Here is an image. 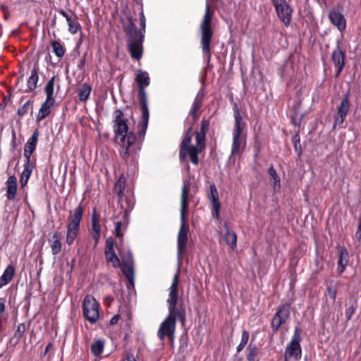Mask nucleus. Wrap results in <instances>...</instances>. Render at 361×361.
Here are the masks:
<instances>
[{
  "mask_svg": "<svg viewBox=\"0 0 361 361\" xmlns=\"http://www.w3.org/2000/svg\"><path fill=\"white\" fill-rule=\"evenodd\" d=\"M179 277L180 271L178 270L169 288V298L166 300L169 314L157 331V336L161 341L163 342L165 338L168 337L171 344L173 343L175 338L176 320L180 321L182 324H184L185 321V309L182 306L177 307Z\"/></svg>",
  "mask_w": 361,
  "mask_h": 361,
  "instance_id": "1",
  "label": "nucleus"
},
{
  "mask_svg": "<svg viewBox=\"0 0 361 361\" xmlns=\"http://www.w3.org/2000/svg\"><path fill=\"white\" fill-rule=\"evenodd\" d=\"M114 132L116 143L122 148L121 151L123 159L128 157L130 148L135 143L137 137L134 133H128V120L124 118V114L120 109L114 112Z\"/></svg>",
  "mask_w": 361,
  "mask_h": 361,
  "instance_id": "2",
  "label": "nucleus"
},
{
  "mask_svg": "<svg viewBox=\"0 0 361 361\" xmlns=\"http://www.w3.org/2000/svg\"><path fill=\"white\" fill-rule=\"evenodd\" d=\"M135 82L138 85V100L140 103V109L142 112L141 121L138 125V134L140 137H143L149 122V113L147 107V98L145 87L149 85L150 79L148 73L142 70H137Z\"/></svg>",
  "mask_w": 361,
  "mask_h": 361,
  "instance_id": "3",
  "label": "nucleus"
},
{
  "mask_svg": "<svg viewBox=\"0 0 361 361\" xmlns=\"http://www.w3.org/2000/svg\"><path fill=\"white\" fill-rule=\"evenodd\" d=\"M124 32L128 37L127 44L129 52L133 59L140 60L142 56V43L144 35L139 32L131 16L123 21Z\"/></svg>",
  "mask_w": 361,
  "mask_h": 361,
  "instance_id": "4",
  "label": "nucleus"
},
{
  "mask_svg": "<svg viewBox=\"0 0 361 361\" xmlns=\"http://www.w3.org/2000/svg\"><path fill=\"white\" fill-rule=\"evenodd\" d=\"M105 256L107 263H111L114 267H121V270L123 274L127 278L129 283L133 286L135 281V271H134V262L131 255L123 260L122 265L121 264L120 259L115 254L114 250V241L111 238L106 240L105 245Z\"/></svg>",
  "mask_w": 361,
  "mask_h": 361,
  "instance_id": "5",
  "label": "nucleus"
},
{
  "mask_svg": "<svg viewBox=\"0 0 361 361\" xmlns=\"http://www.w3.org/2000/svg\"><path fill=\"white\" fill-rule=\"evenodd\" d=\"M188 183L184 182L183 185L182 187L181 191V200H180V228L178 234V247H177V255L178 257L180 258L182 254L186 250L187 243H188V226L187 225L185 216L187 212L188 202Z\"/></svg>",
  "mask_w": 361,
  "mask_h": 361,
  "instance_id": "6",
  "label": "nucleus"
},
{
  "mask_svg": "<svg viewBox=\"0 0 361 361\" xmlns=\"http://www.w3.org/2000/svg\"><path fill=\"white\" fill-rule=\"evenodd\" d=\"M235 125L233 130V141L230 158L241 153L246 145V137L243 133L245 124L243 122V117L238 109L234 111Z\"/></svg>",
  "mask_w": 361,
  "mask_h": 361,
  "instance_id": "7",
  "label": "nucleus"
},
{
  "mask_svg": "<svg viewBox=\"0 0 361 361\" xmlns=\"http://www.w3.org/2000/svg\"><path fill=\"white\" fill-rule=\"evenodd\" d=\"M212 13L210 12L209 4H206V10L204 18L200 24V30L201 34V46L202 53L210 57V45L213 37V32L211 28Z\"/></svg>",
  "mask_w": 361,
  "mask_h": 361,
  "instance_id": "8",
  "label": "nucleus"
},
{
  "mask_svg": "<svg viewBox=\"0 0 361 361\" xmlns=\"http://www.w3.org/2000/svg\"><path fill=\"white\" fill-rule=\"evenodd\" d=\"M99 304L92 295L85 296L82 303L83 314L87 320L94 324L99 316Z\"/></svg>",
  "mask_w": 361,
  "mask_h": 361,
  "instance_id": "9",
  "label": "nucleus"
},
{
  "mask_svg": "<svg viewBox=\"0 0 361 361\" xmlns=\"http://www.w3.org/2000/svg\"><path fill=\"white\" fill-rule=\"evenodd\" d=\"M275 8L277 16L288 27L291 22L293 8L289 6L286 0H271Z\"/></svg>",
  "mask_w": 361,
  "mask_h": 361,
  "instance_id": "10",
  "label": "nucleus"
},
{
  "mask_svg": "<svg viewBox=\"0 0 361 361\" xmlns=\"http://www.w3.org/2000/svg\"><path fill=\"white\" fill-rule=\"evenodd\" d=\"M290 316V305L288 303L281 305L275 314L271 326L274 331H277L280 326L286 322Z\"/></svg>",
  "mask_w": 361,
  "mask_h": 361,
  "instance_id": "11",
  "label": "nucleus"
},
{
  "mask_svg": "<svg viewBox=\"0 0 361 361\" xmlns=\"http://www.w3.org/2000/svg\"><path fill=\"white\" fill-rule=\"evenodd\" d=\"M345 53L341 50L338 45L334 49L331 54V60L336 68V78L341 74L345 66Z\"/></svg>",
  "mask_w": 361,
  "mask_h": 361,
  "instance_id": "12",
  "label": "nucleus"
},
{
  "mask_svg": "<svg viewBox=\"0 0 361 361\" xmlns=\"http://www.w3.org/2000/svg\"><path fill=\"white\" fill-rule=\"evenodd\" d=\"M91 234L96 246L99 243L101 235L100 214L96 207L92 209L91 216Z\"/></svg>",
  "mask_w": 361,
  "mask_h": 361,
  "instance_id": "13",
  "label": "nucleus"
},
{
  "mask_svg": "<svg viewBox=\"0 0 361 361\" xmlns=\"http://www.w3.org/2000/svg\"><path fill=\"white\" fill-rule=\"evenodd\" d=\"M212 209V216L216 219H219V210L221 204L219 200V193L215 185L209 186V193L208 195Z\"/></svg>",
  "mask_w": 361,
  "mask_h": 361,
  "instance_id": "14",
  "label": "nucleus"
},
{
  "mask_svg": "<svg viewBox=\"0 0 361 361\" xmlns=\"http://www.w3.org/2000/svg\"><path fill=\"white\" fill-rule=\"evenodd\" d=\"M302 355V349L300 345L288 344L284 354L286 361H298Z\"/></svg>",
  "mask_w": 361,
  "mask_h": 361,
  "instance_id": "15",
  "label": "nucleus"
},
{
  "mask_svg": "<svg viewBox=\"0 0 361 361\" xmlns=\"http://www.w3.org/2000/svg\"><path fill=\"white\" fill-rule=\"evenodd\" d=\"M349 109H350V104H349V101H348V97L345 96L341 100V102L338 107L337 116L335 118L334 126H336V125L340 126L343 123V121L349 111Z\"/></svg>",
  "mask_w": 361,
  "mask_h": 361,
  "instance_id": "16",
  "label": "nucleus"
},
{
  "mask_svg": "<svg viewBox=\"0 0 361 361\" xmlns=\"http://www.w3.org/2000/svg\"><path fill=\"white\" fill-rule=\"evenodd\" d=\"M38 135V131L35 130L25 145L23 155L25 158V163H30V157L36 149Z\"/></svg>",
  "mask_w": 361,
  "mask_h": 361,
  "instance_id": "17",
  "label": "nucleus"
},
{
  "mask_svg": "<svg viewBox=\"0 0 361 361\" xmlns=\"http://www.w3.org/2000/svg\"><path fill=\"white\" fill-rule=\"evenodd\" d=\"M329 18L331 23L336 26L339 31L342 32L345 29V19L341 13L334 9L329 12Z\"/></svg>",
  "mask_w": 361,
  "mask_h": 361,
  "instance_id": "18",
  "label": "nucleus"
},
{
  "mask_svg": "<svg viewBox=\"0 0 361 361\" xmlns=\"http://www.w3.org/2000/svg\"><path fill=\"white\" fill-rule=\"evenodd\" d=\"M84 208L80 204L75 209L74 214L68 219V226L73 228L79 229L80 224L82 218Z\"/></svg>",
  "mask_w": 361,
  "mask_h": 361,
  "instance_id": "19",
  "label": "nucleus"
},
{
  "mask_svg": "<svg viewBox=\"0 0 361 361\" xmlns=\"http://www.w3.org/2000/svg\"><path fill=\"white\" fill-rule=\"evenodd\" d=\"M338 252L339 254V258L338 261V273L342 274L348 263V252L345 247L338 246L337 247Z\"/></svg>",
  "mask_w": 361,
  "mask_h": 361,
  "instance_id": "20",
  "label": "nucleus"
},
{
  "mask_svg": "<svg viewBox=\"0 0 361 361\" xmlns=\"http://www.w3.org/2000/svg\"><path fill=\"white\" fill-rule=\"evenodd\" d=\"M38 72L39 66L35 64L27 81V92H32L36 89L39 80Z\"/></svg>",
  "mask_w": 361,
  "mask_h": 361,
  "instance_id": "21",
  "label": "nucleus"
},
{
  "mask_svg": "<svg viewBox=\"0 0 361 361\" xmlns=\"http://www.w3.org/2000/svg\"><path fill=\"white\" fill-rule=\"evenodd\" d=\"M6 197L8 200H13L17 193V179L10 176L6 181Z\"/></svg>",
  "mask_w": 361,
  "mask_h": 361,
  "instance_id": "22",
  "label": "nucleus"
},
{
  "mask_svg": "<svg viewBox=\"0 0 361 361\" xmlns=\"http://www.w3.org/2000/svg\"><path fill=\"white\" fill-rule=\"evenodd\" d=\"M55 101L46 99L45 102L42 104L41 108L37 116V121H41L49 115L51 112V107L54 105Z\"/></svg>",
  "mask_w": 361,
  "mask_h": 361,
  "instance_id": "23",
  "label": "nucleus"
},
{
  "mask_svg": "<svg viewBox=\"0 0 361 361\" xmlns=\"http://www.w3.org/2000/svg\"><path fill=\"white\" fill-rule=\"evenodd\" d=\"M61 233L59 232H55L51 238L49 240L53 255L59 254L61 250Z\"/></svg>",
  "mask_w": 361,
  "mask_h": 361,
  "instance_id": "24",
  "label": "nucleus"
},
{
  "mask_svg": "<svg viewBox=\"0 0 361 361\" xmlns=\"http://www.w3.org/2000/svg\"><path fill=\"white\" fill-rule=\"evenodd\" d=\"M225 227L226 231L224 236V239L232 250H235L237 247V235L235 233L231 231L226 225H225Z\"/></svg>",
  "mask_w": 361,
  "mask_h": 361,
  "instance_id": "25",
  "label": "nucleus"
},
{
  "mask_svg": "<svg viewBox=\"0 0 361 361\" xmlns=\"http://www.w3.org/2000/svg\"><path fill=\"white\" fill-rule=\"evenodd\" d=\"M14 272V267L11 264L8 265L2 276L0 277V288H2L11 281L13 277Z\"/></svg>",
  "mask_w": 361,
  "mask_h": 361,
  "instance_id": "26",
  "label": "nucleus"
},
{
  "mask_svg": "<svg viewBox=\"0 0 361 361\" xmlns=\"http://www.w3.org/2000/svg\"><path fill=\"white\" fill-rule=\"evenodd\" d=\"M91 90L92 88L90 85L87 84L82 85V86H81L78 90V95L80 101H86L90 97Z\"/></svg>",
  "mask_w": 361,
  "mask_h": 361,
  "instance_id": "27",
  "label": "nucleus"
},
{
  "mask_svg": "<svg viewBox=\"0 0 361 361\" xmlns=\"http://www.w3.org/2000/svg\"><path fill=\"white\" fill-rule=\"evenodd\" d=\"M33 166L30 163H25L24 170L21 174L20 183L22 186L27 184L28 179L32 173Z\"/></svg>",
  "mask_w": 361,
  "mask_h": 361,
  "instance_id": "28",
  "label": "nucleus"
},
{
  "mask_svg": "<svg viewBox=\"0 0 361 361\" xmlns=\"http://www.w3.org/2000/svg\"><path fill=\"white\" fill-rule=\"evenodd\" d=\"M54 82H55V76L54 75L49 80L48 82L47 83V85L45 86L44 91H45L46 96H47L46 99L55 101L54 98L53 97Z\"/></svg>",
  "mask_w": 361,
  "mask_h": 361,
  "instance_id": "29",
  "label": "nucleus"
},
{
  "mask_svg": "<svg viewBox=\"0 0 361 361\" xmlns=\"http://www.w3.org/2000/svg\"><path fill=\"white\" fill-rule=\"evenodd\" d=\"M186 149L188 150V155L190 157V161L193 164L197 165L199 162V159L197 157V154L200 152V149L197 148L195 146H188Z\"/></svg>",
  "mask_w": 361,
  "mask_h": 361,
  "instance_id": "30",
  "label": "nucleus"
},
{
  "mask_svg": "<svg viewBox=\"0 0 361 361\" xmlns=\"http://www.w3.org/2000/svg\"><path fill=\"white\" fill-rule=\"evenodd\" d=\"M25 331V325L22 323L18 326L17 330L16 331L14 336L11 338V342L14 345H16L19 343L20 338H22L24 332Z\"/></svg>",
  "mask_w": 361,
  "mask_h": 361,
  "instance_id": "31",
  "label": "nucleus"
},
{
  "mask_svg": "<svg viewBox=\"0 0 361 361\" xmlns=\"http://www.w3.org/2000/svg\"><path fill=\"white\" fill-rule=\"evenodd\" d=\"M269 176L273 178L274 181L272 183L274 186V190L275 191L279 190L280 188V178L277 174L276 171L273 167V166H270L268 171Z\"/></svg>",
  "mask_w": 361,
  "mask_h": 361,
  "instance_id": "32",
  "label": "nucleus"
},
{
  "mask_svg": "<svg viewBox=\"0 0 361 361\" xmlns=\"http://www.w3.org/2000/svg\"><path fill=\"white\" fill-rule=\"evenodd\" d=\"M78 234V229L67 227L66 241L71 245L73 243Z\"/></svg>",
  "mask_w": 361,
  "mask_h": 361,
  "instance_id": "33",
  "label": "nucleus"
},
{
  "mask_svg": "<svg viewBox=\"0 0 361 361\" xmlns=\"http://www.w3.org/2000/svg\"><path fill=\"white\" fill-rule=\"evenodd\" d=\"M91 350L95 356L99 355L103 352L104 343L100 340L94 341L91 345Z\"/></svg>",
  "mask_w": 361,
  "mask_h": 361,
  "instance_id": "34",
  "label": "nucleus"
},
{
  "mask_svg": "<svg viewBox=\"0 0 361 361\" xmlns=\"http://www.w3.org/2000/svg\"><path fill=\"white\" fill-rule=\"evenodd\" d=\"M51 47L53 52L56 54V56L61 58L64 55L65 49L59 42L53 41L51 42Z\"/></svg>",
  "mask_w": 361,
  "mask_h": 361,
  "instance_id": "35",
  "label": "nucleus"
},
{
  "mask_svg": "<svg viewBox=\"0 0 361 361\" xmlns=\"http://www.w3.org/2000/svg\"><path fill=\"white\" fill-rule=\"evenodd\" d=\"M204 99V90L202 88L199 90V92L197 93L196 97L195 98V100L192 103V107L196 108L197 109H200L202 103Z\"/></svg>",
  "mask_w": 361,
  "mask_h": 361,
  "instance_id": "36",
  "label": "nucleus"
},
{
  "mask_svg": "<svg viewBox=\"0 0 361 361\" xmlns=\"http://www.w3.org/2000/svg\"><path fill=\"white\" fill-rule=\"evenodd\" d=\"M249 337V332L246 330H244L242 333L240 343L237 347V352H240L245 348V346L248 342Z\"/></svg>",
  "mask_w": 361,
  "mask_h": 361,
  "instance_id": "37",
  "label": "nucleus"
},
{
  "mask_svg": "<svg viewBox=\"0 0 361 361\" xmlns=\"http://www.w3.org/2000/svg\"><path fill=\"white\" fill-rule=\"evenodd\" d=\"M67 23L68 25V31L71 34L74 35L77 33L80 28V25L77 20H73L71 18H70V20L67 21Z\"/></svg>",
  "mask_w": 361,
  "mask_h": 361,
  "instance_id": "38",
  "label": "nucleus"
},
{
  "mask_svg": "<svg viewBox=\"0 0 361 361\" xmlns=\"http://www.w3.org/2000/svg\"><path fill=\"white\" fill-rule=\"evenodd\" d=\"M192 130V128L190 126L188 129V130L184 136V138L180 145L181 147L187 148L188 146H191L190 143L192 141V135H191Z\"/></svg>",
  "mask_w": 361,
  "mask_h": 361,
  "instance_id": "39",
  "label": "nucleus"
},
{
  "mask_svg": "<svg viewBox=\"0 0 361 361\" xmlns=\"http://www.w3.org/2000/svg\"><path fill=\"white\" fill-rule=\"evenodd\" d=\"M196 141L197 145V148L202 150L204 147V141H205V132H197L196 133Z\"/></svg>",
  "mask_w": 361,
  "mask_h": 361,
  "instance_id": "40",
  "label": "nucleus"
},
{
  "mask_svg": "<svg viewBox=\"0 0 361 361\" xmlns=\"http://www.w3.org/2000/svg\"><path fill=\"white\" fill-rule=\"evenodd\" d=\"M259 353V349L258 348L254 345H250L249 347V353L247 356V361H255V357Z\"/></svg>",
  "mask_w": 361,
  "mask_h": 361,
  "instance_id": "41",
  "label": "nucleus"
},
{
  "mask_svg": "<svg viewBox=\"0 0 361 361\" xmlns=\"http://www.w3.org/2000/svg\"><path fill=\"white\" fill-rule=\"evenodd\" d=\"M300 340H301V338H300V329L297 326L295 328L293 336L289 344L300 345Z\"/></svg>",
  "mask_w": 361,
  "mask_h": 361,
  "instance_id": "42",
  "label": "nucleus"
},
{
  "mask_svg": "<svg viewBox=\"0 0 361 361\" xmlns=\"http://www.w3.org/2000/svg\"><path fill=\"white\" fill-rule=\"evenodd\" d=\"M30 106V102H27L25 104H24L22 106H20L18 109V114L20 116L25 114L27 112Z\"/></svg>",
  "mask_w": 361,
  "mask_h": 361,
  "instance_id": "43",
  "label": "nucleus"
},
{
  "mask_svg": "<svg viewBox=\"0 0 361 361\" xmlns=\"http://www.w3.org/2000/svg\"><path fill=\"white\" fill-rule=\"evenodd\" d=\"M123 226V223L119 221L116 223V227H115V235L117 237H122L123 233L121 232V227Z\"/></svg>",
  "mask_w": 361,
  "mask_h": 361,
  "instance_id": "44",
  "label": "nucleus"
},
{
  "mask_svg": "<svg viewBox=\"0 0 361 361\" xmlns=\"http://www.w3.org/2000/svg\"><path fill=\"white\" fill-rule=\"evenodd\" d=\"M356 307L354 305L350 306L345 311V317L347 320H350L353 315V314L355 312Z\"/></svg>",
  "mask_w": 361,
  "mask_h": 361,
  "instance_id": "45",
  "label": "nucleus"
},
{
  "mask_svg": "<svg viewBox=\"0 0 361 361\" xmlns=\"http://www.w3.org/2000/svg\"><path fill=\"white\" fill-rule=\"evenodd\" d=\"M188 154L186 148L180 146L179 156L181 161H183L185 159Z\"/></svg>",
  "mask_w": 361,
  "mask_h": 361,
  "instance_id": "46",
  "label": "nucleus"
},
{
  "mask_svg": "<svg viewBox=\"0 0 361 361\" xmlns=\"http://www.w3.org/2000/svg\"><path fill=\"white\" fill-rule=\"evenodd\" d=\"M336 289L335 288H333V287H329L328 288V293H329V295L330 296V298L332 299V300H335L336 298Z\"/></svg>",
  "mask_w": 361,
  "mask_h": 361,
  "instance_id": "47",
  "label": "nucleus"
},
{
  "mask_svg": "<svg viewBox=\"0 0 361 361\" xmlns=\"http://www.w3.org/2000/svg\"><path fill=\"white\" fill-rule=\"evenodd\" d=\"M355 237L358 240L361 239V214L360 215L359 217V225L355 233Z\"/></svg>",
  "mask_w": 361,
  "mask_h": 361,
  "instance_id": "48",
  "label": "nucleus"
},
{
  "mask_svg": "<svg viewBox=\"0 0 361 361\" xmlns=\"http://www.w3.org/2000/svg\"><path fill=\"white\" fill-rule=\"evenodd\" d=\"M209 121L203 119L201 122V132H205L209 128Z\"/></svg>",
  "mask_w": 361,
  "mask_h": 361,
  "instance_id": "49",
  "label": "nucleus"
},
{
  "mask_svg": "<svg viewBox=\"0 0 361 361\" xmlns=\"http://www.w3.org/2000/svg\"><path fill=\"white\" fill-rule=\"evenodd\" d=\"M199 109L191 107V109L190 111L189 115L192 116L193 117L194 121H196L198 118L197 116V111Z\"/></svg>",
  "mask_w": 361,
  "mask_h": 361,
  "instance_id": "50",
  "label": "nucleus"
},
{
  "mask_svg": "<svg viewBox=\"0 0 361 361\" xmlns=\"http://www.w3.org/2000/svg\"><path fill=\"white\" fill-rule=\"evenodd\" d=\"M140 28L138 31H139V32H142V34L145 35L146 19H142V20H140Z\"/></svg>",
  "mask_w": 361,
  "mask_h": 361,
  "instance_id": "51",
  "label": "nucleus"
},
{
  "mask_svg": "<svg viewBox=\"0 0 361 361\" xmlns=\"http://www.w3.org/2000/svg\"><path fill=\"white\" fill-rule=\"evenodd\" d=\"M58 12L60 15H61L62 16H63L66 18V21L70 20L71 17L66 13V11H64L62 9H60L58 11Z\"/></svg>",
  "mask_w": 361,
  "mask_h": 361,
  "instance_id": "52",
  "label": "nucleus"
},
{
  "mask_svg": "<svg viewBox=\"0 0 361 361\" xmlns=\"http://www.w3.org/2000/svg\"><path fill=\"white\" fill-rule=\"evenodd\" d=\"M119 319V315H114L110 320V324L114 325L116 324Z\"/></svg>",
  "mask_w": 361,
  "mask_h": 361,
  "instance_id": "53",
  "label": "nucleus"
},
{
  "mask_svg": "<svg viewBox=\"0 0 361 361\" xmlns=\"http://www.w3.org/2000/svg\"><path fill=\"white\" fill-rule=\"evenodd\" d=\"M127 361H137L133 353H128L126 356Z\"/></svg>",
  "mask_w": 361,
  "mask_h": 361,
  "instance_id": "54",
  "label": "nucleus"
},
{
  "mask_svg": "<svg viewBox=\"0 0 361 361\" xmlns=\"http://www.w3.org/2000/svg\"><path fill=\"white\" fill-rule=\"evenodd\" d=\"M5 310V304L3 299H0V314H2Z\"/></svg>",
  "mask_w": 361,
  "mask_h": 361,
  "instance_id": "55",
  "label": "nucleus"
},
{
  "mask_svg": "<svg viewBox=\"0 0 361 361\" xmlns=\"http://www.w3.org/2000/svg\"><path fill=\"white\" fill-rule=\"evenodd\" d=\"M51 347V343H49L46 348H45V350H44V353H47L50 349V348Z\"/></svg>",
  "mask_w": 361,
  "mask_h": 361,
  "instance_id": "56",
  "label": "nucleus"
},
{
  "mask_svg": "<svg viewBox=\"0 0 361 361\" xmlns=\"http://www.w3.org/2000/svg\"><path fill=\"white\" fill-rule=\"evenodd\" d=\"M142 19H145V17L143 12L142 11L140 13V20H142Z\"/></svg>",
  "mask_w": 361,
  "mask_h": 361,
  "instance_id": "57",
  "label": "nucleus"
}]
</instances>
